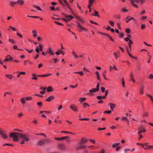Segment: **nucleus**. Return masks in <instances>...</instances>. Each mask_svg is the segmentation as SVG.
<instances>
[{"instance_id": "obj_1", "label": "nucleus", "mask_w": 153, "mask_h": 153, "mask_svg": "<svg viewBox=\"0 0 153 153\" xmlns=\"http://www.w3.org/2000/svg\"><path fill=\"white\" fill-rule=\"evenodd\" d=\"M20 134L16 132L11 133L10 134L9 136L10 137L13 138V141L18 142L19 141L18 137H19V134Z\"/></svg>"}, {"instance_id": "obj_2", "label": "nucleus", "mask_w": 153, "mask_h": 153, "mask_svg": "<svg viewBox=\"0 0 153 153\" xmlns=\"http://www.w3.org/2000/svg\"><path fill=\"white\" fill-rule=\"evenodd\" d=\"M19 138L21 139L24 140L26 141H28L30 140L29 135L27 134L20 133L19 134Z\"/></svg>"}, {"instance_id": "obj_3", "label": "nucleus", "mask_w": 153, "mask_h": 153, "mask_svg": "<svg viewBox=\"0 0 153 153\" xmlns=\"http://www.w3.org/2000/svg\"><path fill=\"white\" fill-rule=\"evenodd\" d=\"M50 141L48 139H45L44 140H42L39 141L37 142V145L39 146H42L45 145V143H48Z\"/></svg>"}, {"instance_id": "obj_4", "label": "nucleus", "mask_w": 153, "mask_h": 153, "mask_svg": "<svg viewBox=\"0 0 153 153\" xmlns=\"http://www.w3.org/2000/svg\"><path fill=\"white\" fill-rule=\"evenodd\" d=\"M6 131L4 130H0V135L3 139H6L8 138V136L6 134Z\"/></svg>"}, {"instance_id": "obj_5", "label": "nucleus", "mask_w": 153, "mask_h": 153, "mask_svg": "<svg viewBox=\"0 0 153 153\" xmlns=\"http://www.w3.org/2000/svg\"><path fill=\"white\" fill-rule=\"evenodd\" d=\"M77 26L80 29L79 30L81 31H84L86 32L88 30V29L83 27L81 24L79 22L76 21Z\"/></svg>"}, {"instance_id": "obj_6", "label": "nucleus", "mask_w": 153, "mask_h": 153, "mask_svg": "<svg viewBox=\"0 0 153 153\" xmlns=\"http://www.w3.org/2000/svg\"><path fill=\"white\" fill-rule=\"evenodd\" d=\"M97 33L100 34L101 35H105L107 36L111 41L112 42H114V40L113 39L112 37L109 34L104 33L101 32L100 31H97Z\"/></svg>"}, {"instance_id": "obj_7", "label": "nucleus", "mask_w": 153, "mask_h": 153, "mask_svg": "<svg viewBox=\"0 0 153 153\" xmlns=\"http://www.w3.org/2000/svg\"><path fill=\"white\" fill-rule=\"evenodd\" d=\"M100 86V83L98 82L96 88H93L89 91V92L91 93H94L98 91L99 90Z\"/></svg>"}, {"instance_id": "obj_8", "label": "nucleus", "mask_w": 153, "mask_h": 153, "mask_svg": "<svg viewBox=\"0 0 153 153\" xmlns=\"http://www.w3.org/2000/svg\"><path fill=\"white\" fill-rule=\"evenodd\" d=\"M46 54H50L51 55H54L55 53L52 50L51 47L48 48L47 49V51L46 52Z\"/></svg>"}, {"instance_id": "obj_9", "label": "nucleus", "mask_w": 153, "mask_h": 153, "mask_svg": "<svg viewBox=\"0 0 153 153\" xmlns=\"http://www.w3.org/2000/svg\"><path fill=\"white\" fill-rule=\"evenodd\" d=\"M69 107L71 109L74 111L77 112L78 111V108L74 104H71L70 106Z\"/></svg>"}, {"instance_id": "obj_10", "label": "nucleus", "mask_w": 153, "mask_h": 153, "mask_svg": "<svg viewBox=\"0 0 153 153\" xmlns=\"http://www.w3.org/2000/svg\"><path fill=\"white\" fill-rule=\"evenodd\" d=\"M74 17L71 15H67L65 16V18L63 19V20L66 22H68L73 19Z\"/></svg>"}, {"instance_id": "obj_11", "label": "nucleus", "mask_w": 153, "mask_h": 153, "mask_svg": "<svg viewBox=\"0 0 153 153\" xmlns=\"http://www.w3.org/2000/svg\"><path fill=\"white\" fill-rule=\"evenodd\" d=\"M126 50H127V53H128V55H129V56L133 58V59H137V58L135 57H134V56H133L131 54V53H130V49L129 50L128 48V47L127 46H126Z\"/></svg>"}, {"instance_id": "obj_12", "label": "nucleus", "mask_w": 153, "mask_h": 153, "mask_svg": "<svg viewBox=\"0 0 153 153\" xmlns=\"http://www.w3.org/2000/svg\"><path fill=\"white\" fill-rule=\"evenodd\" d=\"M138 130H139L138 132L139 133H144L146 132V130L143 127H140L138 128Z\"/></svg>"}, {"instance_id": "obj_13", "label": "nucleus", "mask_w": 153, "mask_h": 153, "mask_svg": "<svg viewBox=\"0 0 153 153\" xmlns=\"http://www.w3.org/2000/svg\"><path fill=\"white\" fill-rule=\"evenodd\" d=\"M108 105L110 106V108L111 111H113L116 105L112 103H109Z\"/></svg>"}, {"instance_id": "obj_14", "label": "nucleus", "mask_w": 153, "mask_h": 153, "mask_svg": "<svg viewBox=\"0 0 153 153\" xmlns=\"http://www.w3.org/2000/svg\"><path fill=\"white\" fill-rule=\"evenodd\" d=\"M55 99V97L53 96H51L46 99V101L48 102H50L52 100Z\"/></svg>"}, {"instance_id": "obj_15", "label": "nucleus", "mask_w": 153, "mask_h": 153, "mask_svg": "<svg viewBox=\"0 0 153 153\" xmlns=\"http://www.w3.org/2000/svg\"><path fill=\"white\" fill-rule=\"evenodd\" d=\"M130 76L131 78V80L134 83L135 82V80L134 77V74L133 72H131L130 74Z\"/></svg>"}, {"instance_id": "obj_16", "label": "nucleus", "mask_w": 153, "mask_h": 153, "mask_svg": "<svg viewBox=\"0 0 153 153\" xmlns=\"http://www.w3.org/2000/svg\"><path fill=\"white\" fill-rule=\"evenodd\" d=\"M59 149L62 150H64L65 149V148L64 146L62 144H59L58 145Z\"/></svg>"}, {"instance_id": "obj_17", "label": "nucleus", "mask_w": 153, "mask_h": 153, "mask_svg": "<svg viewBox=\"0 0 153 153\" xmlns=\"http://www.w3.org/2000/svg\"><path fill=\"white\" fill-rule=\"evenodd\" d=\"M88 142V140L84 137H82V138L81 141L80 143H86Z\"/></svg>"}, {"instance_id": "obj_18", "label": "nucleus", "mask_w": 153, "mask_h": 153, "mask_svg": "<svg viewBox=\"0 0 153 153\" xmlns=\"http://www.w3.org/2000/svg\"><path fill=\"white\" fill-rule=\"evenodd\" d=\"M53 91V87L51 86H48L47 88V91L48 92Z\"/></svg>"}, {"instance_id": "obj_19", "label": "nucleus", "mask_w": 153, "mask_h": 153, "mask_svg": "<svg viewBox=\"0 0 153 153\" xmlns=\"http://www.w3.org/2000/svg\"><path fill=\"white\" fill-rule=\"evenodd\" d=\"M33 33V36L34 37H36L37 36V32L36 30H33L31 31Z\"/></svg>"}, {"instance_id": "obj_20", "label": "nucleus", "mask_w": 153, "mask_h": 153, "mask_svg": "<svg viewBox=\"0 0 153 153\" xmlns=\"http://www.w3.org/2000/svg\"><path fill=\"white\" fill-rule=\"evenodd\" d=\"M95 73L97 76V79L100 81V78L99 72L98 71H97L95 72Z\"/></svg>"}, {"instance_id": "obj_21", "label": "nucleus", "mask_w": 153, "mask_h": 153, "mask_svg": "<svg viewBox=\"0 0 153 153\" xmlns=\"http://www.w3.org/2000/svg\"><path fill=\"white\" fill-rule=\"evenodd\" d=\"M94 13V14H92L91 15L92 16H97V17H98V18L100 17V16L98 14L99 12L95 10Z\"/></svg>"}, {"instance_id": "obj_22", "label": "nucleus", "mask_w": 153, "mask_h": 153, "mask_svg": "<svg viewBox=\"0 0 153 153\" xmlns=\"http://www.w3.org/2000/svg\"><path fill=\"white\" fill-rule=\"evenodd\" d=\"M16 1L17 4H19L21 5H23L25 3V1L24 0H17Z\"/></svg>"}, {"instance_id": "obj_23", "label": "nucleus", "mask_w": 153, "mask_h": 153, "mask_svg": "<svg viewBox=\"0 0 153 153\" xmlns=\"http://www.w3.org/2000/svg\"><path fill=\"white\" fill-rule=\"evenodd\" d=\"M145 86L143 85H142L141 86V88L140 90V93L142 94H143V90Z\"/></svg>"}, {"instance_id": "obj_24", "label": "nucleus", "mask_w": 153, "mask_h": 153, "mask_svg": "<svg viewBox=\"0 0 153 153\" xmlns=\"http://www.w3.org/2000/svg\"><path fill=\"white\" fill-rule=\"evenodd\" d=\"M10 4L12 6H13L14 5L17 4V1H15L13 0L10 1Z\"/></svg>"}, {"instance_id": "obj_25", "label": "nucleus", "mask_w": 153, "mask_h": 153, "mask_svg": "<svg viewBox=\"0 0 153 153\" xmlns=\"http://www.w3.org/2000/svg\"><path fill=\"white\" fill-rule=\"evenodd\" d=\"M132 4L133 6L136 8H138V6L136 4H135L134 2L135 1L134 0H129Z\"/></svg>"}, {"instance_id": "obj_26", "label": "nucleus", "mask_w": 153, "mask_h": 153, "mask_svg": "<svg viewBox=\"0 0 153 153\" xmlns=\"http://www.w3.org/2000/svg\"><path fill=\"white\" fill-rule=\"evenodd\" d=\"M37 75H36L35 74H32V76H33V77L31 78L32 79H33L35 80H37L38 79L37 76Z\"/></svg>"}, {"instance_id": "obj_27", "label": "nucleus", "mask_w": 153, "mask_h": 153, "mask_svg": "<svg viewBox=\"0 0 153 153\" xmlns=\"http://www.w3.org/2000/svg\"><path fill=\"white\" fill-rule=\"evenodd\" d=\"M82 105L84 108H85L88 107H90V106L88 103L86 102L83 103L82 104Z\"/></svg>"}, {"instance_id": "obj_28", "label": "nucleus", "mask_w": 153, "mask_h": 153, "mask_svg": "<svg viewBox=\"0 0 153 153\" xmlns=\"http://www.w3.org/2000/svg\"><path fill=\"white\" fill-rule=\"evenodd\" d=\"M95 1V0H88V5L92 6Z\"/></svg>"}, {"instance_id": "obj_29", "label": "nucleus", "mask_w": 153, "mask_h": 153, "mask_svg": "<svg viewBox=\"0 0 153 153\" xmlns=\"http://www.w3.org/2000/svg\"><path fill=\"white\" fill-rule=\"evenodd\" d=\"M104 73H102V76L103 77V78L104 79L107 80L108 79L106 77L105 74L107 72V71L106 70H105L104 71Z\"/></svg>"}, {"instance_id": "obj_30", "label": "nucleus", "mask_w": 153, "mask_h": 153, "mask_svg": "<svg viewBox=\"0 0 153 153\" xmlns=\"http://www.w3.org/2000/svg\"><path fill=\"white\" fill-rule=\"evenodd\" d=\"M114 56L116 59H118L119 57H120V55L119 53H117V52H114Z\"/></svg>"}, {"instance_id": "obj_31", "label": "nucleus", "mask_w": 153, "mask_h": 153, "mask_svg": "<svg viewBox=\"0 0 153 153\" xmlns=\"http://www.w3.org/2000/svg\"><path fill=\"white\" fill-rule=\"evenodd\" d=\"M5 76L7 78L10 79H12L13 78V75L11 74H6Z\"/></svg>"}, {"instance_id": "obj_32", "label": "nucleus", "mask_w": 153, "mask_h": 153, "mask_svg": "<svg viewBox=\"0 0 153 153\" xmlns=\"http://www.w3.org/2000/svg\"><path fill=\"white\" fill-rule=\"evenodd\" d=\"M86 98L85 97H80L79 101L80 102V103H82L83 102L85 101Z\"/></svg>"}, {"instance_id": "obj_33", "label": "nucleus", "mask_w": 153, "mask_h": 153, "mask_svg": "<svg viewBox=\"0 0 153 153\" xmlns=\"http://www.w3.org/2000/svg\"><path fill=\"white\" fill-rule=\"evenodd\" d=\"M86 146H83L81 145H79L76 147V149L77 150H79L80 149H82L85 148Z\"/></svg>"}, {"instance_id": "obj_34", "label": "nucleus", "mask_w": 153, "mask_h": 153, "mask_svg": "<svg viewBox=\"0 0 153 153\" xmlns=\"http://www.w3.org/2000/svg\"><path fill=\"white\" fill-rule=\"evenodd\" d=\"M25 97H22L20 99V101L23 105H24L25 103Z\"/></svg>"}, {"instance_id": "obj_35", "label": "nucleus", "mask_w": 153, "mask_h": 153, "mask_svg": "<svg viewBox=\"0 0 153 153\" xmlns=\"http://www.w3.org/2000/svg\"><path fill=\"white\" fill-rule=\"evenodd\" d=\"M64 3L65 4V5L68 8H69L70 5L67 2L66 0H63Z\"/></svg>"}, {"instance_id": "obj_36", "label": "nucleus", "mask_w": 153, "mask_h": 153, "mask_svg": "<svg viewBox=\"0 0 153 153\" xmlns=\"http://www.w3.org/2000/svg\"><path fill=\"white\" fill-rule=\"evenodd\" d=\"M75 74H79L81 76H83L84 75V73L82 71H76L74 72Z\"/></svg>"}, {"instance_id": "obj_37", "label": "nucleus", "mask_w": 153, "mask_h": 153, "mask_svg": "<svg viewBox=\"0 0 153 153\" xmlns=\"http://www.w3.org/2000/svg\"><path fill=\"white\" fill-rule=\"evenodd\" d=\"M12 93L11 92H8V91H6L4 93V97H5L7 95H11Z\"/></svg>"}, {"instance_id": "obj_38", "label": "nucleus", "mask_w": 153, "mask_h": 153, "mask_svg": "<svg viewBox=\"0 0 153 153\" xmlns=\"http://www.w3.org/2000/svg\"><path fill=\"white\" fill-rule=\"evenodd\" d=\"M105 150L104 149H102L99 150L97 153H105Z\"/></svg>"}, {"instance_id": "obj_39", "label": "nucleus", "mask_w": 153, "mask_h": 153, "mask_svg": "<svg viewBox=\"0 0 153 153\" xmlns=\"http://www.w3.org/2000/svg\"><path fill=\"white\" fill-rule=\"evenodd\" d=\"M148 78L149 79L153 80V74H150L148 77Z\"/></svg>"}, {"instance_id": "obj_40", "label": "nucleus", "mask_w": 153, "mask_h": 153, "mask_svg": "<svg viewBox=\"0 0 153 153\" xmlns=\"http://www.w3.org/2000/svg\"><path fill=\"white\" fill-rule=\"evenodd\" d=\"M25 100L28 101H30L33 99V98L31 97H28L25 98Z\"/></svg>"}, {"instance_id": "obj_41", "label": "nucleus", "mask_w": 153, "mask_h": 153, "mask_svg": "<svg viewBox=\"0 0 153 153\" xmlns=\"http://www.w3.org/2000/svg\"><path fill=\"white\" fill-rule=\"evenodd\" d=\"M33 6L34 7H35V8H36V9H38V10L42 11L41 9L40 8V7L39 6H36V5H33Z\"/></svg>"}, {"instance_id": "obj_42", "label": "nucleus", "mask_w": 153, "mask_h": 153, "mask_svg": "<svg viewBox=\"0 0 153 153\" xmlns=\"http://www.w3.org/2000/svg\"><path fill=\"white\" fill-rule=\"evenodd\" d=\"M122 120L126 121L127 123H129V120L126 117H123L122 118Z\"/></svg>"}, {"instance_id": "obj_43", "label": "nucleus", "mask_w": 153, "mask_h": 153, "mask_svg": "<svg viewBox=\"0 0 153 153\" xmlns=\"http://www.w3.org/2000/svg\"><path fill=\"white\" fill-rule=\"evenodd\" d=\"M120 144L119 143H115L112 144V147L113 148L115 147Z\"/></svg>"}, {"instance_id": "obj_44", "label": "nucleus", "mask_w": 153, "mask_h": 153, "mask_svg": "<svg viewBox=\"0 0 153 153\" xmlns=\"http://www.w3.org/2000/svg\"><path fill=\"white\" fill-rule=\"evenodd\" d=\"M27 16L28 17L33 18H35V19H37L39 18V17L38 16Z\"/></svg>"}, {"instance_id": "obj_45", "label": "nucleus", "mask_w": 153, "mask_h": 153, "mask_svg": "<svg viewBox=\"0 0 153 153\" xmlns=\"http://www.w3.org/2000/svg\"><path fill=\"white\" fill-rule=\"evenodd\" d=\"M121 11L123 12H127L128 11V10L126 9V8H124L121 9Z\"/></svg>"}, {"instance_id": "obj_46", "label": "nucleus", "mask_w": 153, "mask_h": 153, "mask_svg": "<svg viewBox=\"0 0 153 153\" xmlns=\"http://www.w3.org/2000/svg\"><path fill=\"white\" fill-rule=\"evenodd\" d=\"M146 25L145 24H143L141 25V29L143 30L145 29L146 28Z\"/></svg>"}, {"instance_id": "obj_47", "label": "nucleus", "mask_w": 153, "mask_h": 153, "mask_svg": "<svg viewBox=\"0 0 153 153\" xmlns=\"http://www.w3.org/2000/svg\"><path fill=\"white\" fill-rule=\"evenodd\" d=\"M122 85L125 88V82L124 78L123 77L122 78Z\"/></svg>"}, {"instance_id": "obj_48", "label": "nucleus", "mask_w": 153, "mask_h": 153, "mask_svg": "<svg viewBox=\"0 0 153 153\" xmlns=\"http://www.w3.org/2000/svg\"><path fill=\"white\" fill-rule=\"evenodd\" d=\"M112 111L111 110H108L104 111V113L107 114H110L111 113Z\"/></svg>"}, {"instance_id": "obj_49", "label": "nucleus", "mask_w": 153, "mask_h": 153, "mask_svg": "<svg viewBox=\"0 0 153 153\" xmlns=\"http://www.w3.org/2000/svg\"><path fill=\"white\" fill-rule=\"evenodd\" d=\"M124 151L125 153H127L128 152L130 151V149L129 148H125Z\"/></svg>"}, {"instance_id": "obj_50", "label": "nucleus", "mask_w": 153, "mask_h": 153, "mask_svg": "<svg viewBox=\"0 0 153 153\" xmlns=\"http://www.w3.org/2000/svg\"><path fill=\"white\" fill-rule=\"evenodd\" d=\"M39 50L41 51H43V46L42 45H39Z\"/></svg>"}, {"instance_id": "obj_51", "label": "nucleus", "mask_w": 153, "mask_h": 153, "mask_svg": "<svg viewBox=\"0 0 153 153\" xmlns=\"http://www.w3.org/2000/svg\"><path fill=\"white\" fill-rule=\"evenodd\" d=\"M129 17V16H128L126 18V22L127 23H128L130 21V20L129 18H128Z\"/></svg>"}, {"instance_id": "obj_52", "label": "nucleus", "mask_w": 153, "mask_h": 153, "mask_svg": "<svg viewBox=\"0 0 153 153\" xmlns=\"http://www.w3.org/2000/svg\"><path fill=\"white\" fill-rule=\"evenodd\" d=\"M54 23L56 24H57L58 25H61V26H63V24L62 23H60V22H59L57 21H55L54 22Z\"/></svg>"}, {"instance_id": "obj_53", "label": "nucleus", "mask_w": 153, "mask_h": 153, "mask_svg": "<svg viewBox=\"0 0 153 153\" xmlns=\"http://www.w3.org/2000/svg\"><path fill=\"white\" fill-rule=\"evenodd\" d=\"M146 1L145 0H140L139 1V2H140L141 5H143Z\"/></svg>"}, {"instance_id": "obj_54", "label": "nucleus", "mask_w": 153, "mask_h": 153, "mask_svg": "<svg viewBox=\"0 0 153 153\" xmlns=\"http://www.w3.org/2000/svg\"><path fill=\"white\" fill-rule=\"evenodd\" d=\"M36 134L38 135H42V136H44L45 137H46V135L44 133H43Z\"/></svg>"}, {"instance_id": "obj_55", "label": "nucleus", "mask_w": 153, "mask_h": 153, "mask_svg": "<svg viewBox=\"0 0 153 153\" xmlns=\"http://www.w3.org/2000/svg\"><path fill=\"white\" fill-rule=\"evenodd\" d=\"M37 104L39 107H41L42 105V103L41 102H39L37 103Z\"/></svg>"}, {"instance_id": "obj_56", "label": "nucleus", "mask_w": 153, "mask_h": 153, "mask_svg": "<svg viewBox=\"0 0 153 153\" xmlns=\"http://www.w3.org/2000/svg\"><path fill=\"white\" fill-rule=\"evenodd\" d=\"M109 24L110 25L112 26V27H114V23L112 21H110L109 22Z\"/></svg>"}, {"instance_id": "obj_57", "label": "nucleus", "mask_w": 153, "mask_h": 153, "mask_svg": "<svg viewBox=\"0 0 153 153\" xmlns=\"http://www.w3.org/2000/svg\"><path fill=\"white\" fill-rule=\"evenodd\" d=\"M9 42H11L13 44H14L15 43V41H14V40L13 39H9Z\"/></svg>"}, {"instance_id": "obj_58", "label": "nucleus", "mask_w": 153, "mask_h": 153, "mask_svg": "<svg viewBox=\"0 0 153 153\" xmlns=\"http://www.w3.org/2000/svg\"><path fill=\"white\" fill-rule=\"evenodd\" d=\"M68 138V136H64L63 137H62L60 138L61 140H63L65 139H66Z\"/></svg>"}, {"instance_id": "obj_59", "label": "nucleus", "mask_w": 153, "mask_h": 153, "mask_svg": "<svg viewBox=\"0 0 153 153\" xmlns=\"http://www.w3.org/2000/svg\"><path fill=\"white\" fill-rule=\"evenodd\" d=\"M89 119V118H80L79 120H88Z\"/></svg>"}, {"instance_id": "obj_60", "label": "nucleus", "mask_w": 153, "mask_h": 153, "mask_svg": "<svg viewBox=\"0 0 153 153\" xmlns=\"http://www.w3.org/2000/svg\"><path fill=\"white\" fill-rule=\"evenodd\" d=\"M149 114V113L148 112H146V113H145L143 114V117H147L148 116Z\"/></svg>"}, {"instance_id": "obj_61", "label": "nucleus", "mask_w": 153, "mask_h": 153, "mask_svg": "<svg viewBox=\"0 0 153 153\" xmlns=\"http://www.w3.org/2000/svg\"><path fill=\"white\" fill-rule=\"evenodd\" d=\"M16 34L18 36H19L20 38H23L22 35L21 34H20V33L17 32V33H16Z\"/></svg>"}, {"instance_id": "obj_62", "label": "nucleus", "mask_w": 153, "mask_h": 153, "mask_svg": "<svg viewBox=\"0 0 153 153\" xmlns=\"http://www.w3.org/2000/svg\"><path fill=\"white\" fill-rule=\"evenodd\" d=\"M126 31L127 33H130V30L129 28H127L126 29Z\"/></svg>"}, {"instance_id": "obj_63", "label": "nucleus", "mask_w": 153, "mask_h": 153, "mask_svg": "<svg viewBox=\"0 0 153 153\" xmlns=\"http://www.w3.org/2000/svg\"><path fill=\"white\" fill-rule=\"evenodd\" d=\"M147 18L146 16H143L141 18V19L142 20H144L146 19Z\"/></svg>"}, {"instance_id": "obj_64", "label": "nucleus", "mask_w": 153, "mask_h": 153, "mask_svg": "<svg viewBox=\"0 0 153 153\" xmlns=\"http://www.w3.org/2000/svg\"><path fill=\"white\" fill-rule=\"evenodd\" d=\"M77 5V7L79 9V10H81V6L79 5V3H76Z\"/></svg>"}]
</instances>
